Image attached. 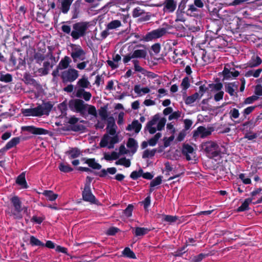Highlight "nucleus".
Segmentation results:
<instances>
[{
  "mask_svg": "<svg viewBox=\"0 0 262 262\" xmlns=\"http://www.w3.org/2000/svg\"><path fill=\"white\" fill-rule=\"evenodd\" d=\"M121 21L119 20H114L111 21L107 25V29L108 30L116 29L121 26Z\"/></svg>",
  "mask_w": 262,
  "mask_h": 262,
  "instance_id": "obj_47",
  "label": "nucleus"
},
{
  "mask_svg": "<svg viewBox=\"0 0 262 262\" xmlns=\"http://www.w3.org/2000/svg\"><path fill=\"white\" fill-rule=\"evenodd\" d=\"M20 139L19 137H14L11 139L6 144V149H11L12 147L15 146L20 142Z\"/></svg>",
  "mask_w": 262,
  "mask_h": 262,
  "instance_id": "obj_34",
  "label": "nucleus"
},
{
  "mask_svg": "<svg viewBox=\"0 0 262 262\" xmlns=\"http://www.w3.org/2000/svg\"><path fill=\"white\" fill-rule=\"evenodd\" d=\"M42 194L50 201H55L58 197V194L52 190H45Z\"/></svg>",
  "mask_w": 262,
  "mask_h": 262,
  "instance_id": "obj_36",
  "label": "nucleus"
},
{
  "mask_svg": "<svg viewBox=\"0 0 262 262\" xmlns=\"http://www.w3.org/2000/svg\"><path fill=\"white\" fill-rule=\"evenodd\" d=\"M12 76L11 74L7 73L6 74H3L1 72L0 74V81L6 83L10 82L12 81Z\"/></svg>",
  "mask_w": 262,
  "mask_h": 262,
  "instance_id": "obj_43",
  "label": "nucleus"
},
{
  "mask_svg": "<svg viewBox=\"0 0 262 262\" xmlns=\"http://www.w3.org/2000/svg\"><path fill=\"white\" fill-rule=\"evenodd\" d=\"M88 106V104H85L82 100L79 99H72L69 102L70 110L79 113L82 116L85 115Z\"/></svg>",
  "mask_w": 262,
  "mask_h": 262,
  "instance_id": "obj_5",
  "label": "nucleus"
},
{
  "mask_svg": "<svg viewBox=\"0 0 262 262\" xmlns=\"http://www.w3.org/2000/svg\"><path fill=\"white\" fill-rule=\"evenodd\" d=\"M21 129L24 132H27L34 135H47L49 134V130L41 127H37L33 125L24 126L21 127Z\"/></svg>",
  "mask_w": 262,
  "mask_h": 262,
  "instance_id": "obj_8",
  "label": "nucleus"
},
{
  "mask_svg": "<svg viewBox=\"0 0 262 262\" xmlns=\"http://www.w3.org/2000/svg\"><path fill=\"white\" fill-rule=\"evenodd\" d=\"M262 62L261 58L258 56H253L251 59L248 63V66L250 68H254L258 67Z\"/></svg>",
  "mask_w": 262,
  "mask_h": 262,
  "instance_id": "obj_24",
  "label": "nucleus"
},
{
  "mask_svg": "<svg viewBox=\"0 0 262 262\" xmlns=\"http://www.w3.org/2000/svg\"><path fill=\"white\" fill-rule=\"evenodd\" d=\"M166 29L164 28H160L148 32L143 37V38L141 40H143L145 41H149L153 39L161 37L166 34Z\"/></svg>",
  "mask_w": 262,
  "mask_h": 262,
  "instance_id": "obj_6",
  "label": "nucleus"
},
{
  "mask_svg": "<svg viewBox=\"0 0 262 262\" xmlns=\"http://www.w3.org/2000/svg\"><path fill=\"white\" fill-rule=\"evenodd\" d=\"M214 131L213 127H209L206 128L204 126H200L197 128L196 130H194L193 133V136L194 137L200 135L202 138H205L210 135L212 132Z\"/></svg>",
  "mask_w": 262,
  "mask_h": 262,
  "instance_id": "obj_11",
  "label": "nucleus"
},
{
  "mask_svg": "<svg viewBox=\"0 0 262 262\" xmlns=\"http://www.w3.org/2000/svg\"><path fill=\"white\" fill-rule=\"evenodd\" d=\"M189 245L187 243L186 245L181 248L177 249L174 252V256L176 257H180L182 256V255L185 253L186 251L185 250L186 248Z\"/></svg>",
  "mask_w": 262,
  "mask_h": 262,
  "instance_id": "obj_59",
  "label": "nucleus"
},
{
  "mask_svg": "<svg viewBox=\"0 0 262 262\" xmlns=\"http://www.w3.org/2000/svg\"><path fill=\"white\" fill-rule=\"evenodd\" d=\"M25 176V172H23L17 176L16 179V183L20 186L23 188H27L28 187Z\"/></svg>",
  "mask_w": 262,
  "mask_h": 262,
  "instance_id": "obj_20",
  "label": "nucleus"
},
{
  "mask_svg": "<svg viewBox=\"0 0 262 262\" xmlns=\"http://www.w3.org/2000/svg\"><path fill=\"white\" fill-rule=\"evenodd\" d=\"M107 132L112 136H114L116 133V128L117 127L115 123V121L113 117L110 116L107 120Z\"/></svg>",
  "mask_w": 262,
  "mask_h": 262,
  "instance_id": "obj_12",
  "label": "nucleus"
},
{
  "mask_svg": "<svg viewBox=\"0 0 262 262\" xmlns=\"http://www.w3.org/2000/svg\"><path fill=\"white\" fill-rule=\"evenodd\" d=\"M126 146L128 148L130 149V152L132 155L135 154L138 147V143L137 141L132 138H129L126 143Z\"/></svg>",
  "mask_w": 262,
  "mask_h": 262,
  "instance_id": "obj_19",
  "label": "nucleus"
},
{
  "mask_svg": "<svg viewBox=\"0 0 262 262\" xmlns=\"http://www.w3.org/2000/svg\"><path fill=\"white\" fill-rule=\"evenodd\" d=\"M88 28V22L80 21L75 23L73 25V30L71 33V36L75 40H77L81 37H83L86 35Z\"/></svg>",
  "mask_w": 262,
  "mask_h": 262,
  "instance_id": "obj_4",
  "label": "nucleus"
},
{
  "mask_svg": "<svg viewBox=\"0 0 262 262\" xmlns=\"http://www.w3.org/2000/svg\"><path fill=\"white\" fill-rule=\"evenodd\" d=\"M115 164L117 165H123L125 167H129L130 166L131 163L129 159H127L125 157H123L116 161Z\"/></svg>",
  "mask_w": 262,
  "mask_h": 262,
  "instance_id": "obj_41",
  "label": "nucleus"
},
{
  "mask_svg": "<svg viewBox=\"0 0 262 262\" xmlns=\"http://www.w3.org/2000/svg\"><path fill=\"white\" fill-rule=\"evenodd\" d=\"M145 13V12L143 10L141 9L139 7H137L133 10L132 15L133 17L136 18L142 16Z\"/></svg>",
  "mask_w": 262,
  "mask_h": 262,
  "instance_id": "obj_54",
  "label": "nucleus"
},
{
  "mask_svg": "<svg viewBox=\"0 0 262 262\" xmlns=\"http://www.w3.org/2000/svg\"><path fill=\"white\" fill-rule=\"evenodd\" d=\"M225 90L226 92L228 93L230 95V96H237V92L231 85H229L227 83L225 84Z\"/></svg>",
  "mask_w": 262,
  "mask_h": 262,
  "instance_id": "obj_50",
  "label": "nucleus"
},
{
  "mask_svg": "<svg viewBox=\"0 0 262 262\" xmlns=\"http://www.w3.org/2000/svg\"><path fill=\"white\" fill-rule=\"evenodd\" d=\"M134 91L136 94H138V95L141 96V92H143L144 94L148 93L150 92V89L148 87H144L141 89L140 85L137 84L134 86Z\"/></svg>",
  "mask_w": 262,
  "mask_h": 262,
  "instance_id": "obj_39",
  "label": "nucleus"
},
{
  "mask_svg": "<svg viewBox=\"0 0 262 262\" xmlns=\"http://www.w3.org/2000/svg\"><path fill=\"white\" fill-rule=\"evenodd\" d=\"M122 255L127 258L136 259V256L135 253L129 247H125L122 251Z\"/></svg>",
  "mask_w": 262,
  "mask_h": 262,
  "instance_id": "obj_38",
  "label": "nucleus"
},
{
  "mask_svg": "<svg viewBox=\"0 0 262 262\" xmlns=\"http://www.w3.org/2000/svg\"><path fill=\"white\" fill-rule=\"evenodd\" d=\"M66 154L69 156L70 159H75L79 157L81 151L77 147L72 148L70 150L67 151Z\"/></svg>",
  "mask_w": 262,
  "mask_h": 262,
  "instance_id": "obj_23",
  "label": "nucleus"
},
{
  "mask_svg": "<svg viewBox=\"0 0 262 262\" xmlns=\"http://www.w3.org/2000/svg\"><path fill=\"white\" fill-rule=\"evenodd\" d=\"M98 114L102 120H107L108 118L107 106L104 105L103 106H101L100 109L98 110Z\"/></svg>",
  "mask_w": 262,
  "mask_h": 262,
  "instance_id": "obj_30",
  "label": "nucleus"
},
{
  "mask_svg": "<svg viewBox=\"0 0 262 262\" xmlns=\"http://www.w3.org/2000/svg\"><path fill=\"white\" fill-rule=\"evenodd\" d=\"M209 253H200L193 256L192 258V262H201L203 259L209 256Z\"/></svg>",
  "mask_w": 262,
  "mask_h": 262,
  "instance_id": "obj_45",
  "label": "nucleus"
},
{
  "mask_svg": "<svg viewBox=\"0 0 262 262\" xmlns=\"http://www.w3.org/2000/svg\"><path fill=\"white\" fill-rule=\"evenodd\" d=\"M142 169L140 168L138 171L135 170V171H132L131 172L129 177L132 179H133L134 180H136L139 178L142 177Z\"/></svg>",
  "mask_w": 262,
  "mask_h": 262,
  "instance_id": "obj_52",
  "label": "nucleus"
},
{
  "mask_svg": "<svg viewBox=\"0 0 262 262\" xmlns=\"http://www.w3.org/2000/svg\"><path fill=\"white\" fill-rule=\"evenodd\" d=\"M58 108L60 111L61 115L64 116L67 115V103L66 100L59 104Z\"/></svg>",
  "mask_w": 262,
  "mask_h": 262,
  "instance_id": "obj_51",
  "label": "nucleus"
},
{
  "mask_svg": "<svg viewBox=\"0 0 262 262\" xmlns=\"http://www.w3.org/2000/svg\"><path fill=\"white\" fill-rule=\"evenodd\" d=\"M116 172L117 169L115 167H110L107 169H102L100 172H94V173L95 175H98L100 177L103 178L106 177L107 172L111 174H114Z\"/></svg>",
  "mask_w": 262,
  "mask_h": 262,
  "instance_id": "obj_21",
  "label": "nucleus"
},
{
  "mask_svg": "<svg viewBox=\"0 0 262 262\" xmlns=\"http://www.w3.org/2000/svg\"><path fill=\"white\" fill-rule=\"evenodd\" d=\"M119 231L120 229L118 228L115 227H111L107 230L106 234L107 235H114Z\"/></svg>",
  "mask_w": 262,
  "mask_h": 262,
  "instance_id": "obj_64",
  "label": "nucleus"
},
{
  "mask_svg": "<svg viewBox=\"0 0 262 262\" xmlns=\"http://www.w3.org/2000/svg\"><path fill=\"white\" fill-rule=\"evenodd\" d=\"M134 209V206L132 204H129L127 207L123 210L124 214L127 217L132 215V212Z\"/></svg>",
  "mask_w": 262,
  "mask_h": 262,
  "instance_id": "obj_61",
  "label": "nucleus"
},
{
  "mask_svg": "<svg viewBox=\"0 0 262 262\" xmlns=\"http://www.w3.org/2000/svg\"><path fill=\"white\" fill-rule=\"evenodd\" d=\"M231 70H234V68H229L227 67V65H226L222 72L224 79L228 80L230 79V71Z\"/></svg>",
  "mask_w": 262,
  "mask_h": 262,
  "instance_id": "obj_58",
  "label": "nucleus"
},
{
  "mask_svg": "<svg viewBox=\"0 0 262 262\" xmlns=\"http://www.w3.org/2000/svg\"><path fill=\"white\" fill-rule=\"evenodd\" d=\"M120 155L119 153L116 151H113L111 155L105 153L104 155V158L106 161H112L118 159L119 158Z\"/></svg>",
  "mask_w": 262,
  "mask_h": 262,
  "instance_id": "obj_37",
  "label": "nucleus"
},
{
  "mask_svg": "<svg viewBox=\"0 0 262 262\" xmlns=\"http://www.w3.org/2000/svg\"><path fill=\"white\" fill-rule=\"evenodd\" d=\"M194 152L193 147L188 144H183L182 149V153L184 156H185L186 159L187 161L191 160V158L189 154H192Z\"/></svg>",
  "mask_w": 262,
  "mask_h": 262,
  "instance_id": "obj_15",
  "label": "nucleus"
},
{
  "mask_svg": "<svg viewBox=\"0 0 262 262\" xmlns=\"http://www.w3.org/2000/svg\"><path fill=\"white\" fill-rule=\"evenodd\" d=\"M177 8V2L174 0H165L164 3V10L173 12Z\"/></svg>",
  "mask_w": 262,
  "mask_h": 262,
  "instance_id": "obj_16",
  "label": "nucleus"
},
{
  "mask_svg": "<svg viewBox=\"0 0 262 262\" xmlns=\"http://www.w3.org/2000/svg\"><path fill=\"white\" fill-rule=\"evenodd\" d=\"M162 182V176H159L151 180L150 182V187H154L156 186L160 185Z\"/></svg>",
  "mask_w": 262,
  "mask_h": 262,
  "instance_id": "obj_55",
  "label": "nucleus"
},
{
  "mask_svg": "<svg viewBox=\"0 0 262 262\" xmlns=\"http://www.w3.org/2000/svg\"><path fill=\"white\" fill-rule=\"evenodd\" d=\"M30 244L32 246L45 247V244L33 235L30 236Z\"/></svg>",
  "mask_w": 262,
  "mask_h": 262,
  "instance_id": "obj_40",
  "label": "nucleus"
},
{
  "mask_svg": "<svg viewBox=\"0 0 262 262\" xmlns=\"http://www.w3.org/2000/svg\"><path fill=\"white\" fill-rule=\"evenodd\" d=\"M258 99V97L256 95H253L247 97L245 99L243 103H240L237 105V107L241 108L243 107L245 104H252L253 102L257 100Z\"/></svg>",
  "mask_w": 262,
  "mask_h": 262,
  "instance_id": "obj_29",
  "label": "nucleus"
},
{
  "mask_svg": "<svg viewBox=\"0 0 262 262\" xmlns=\"http://www.w3.org/2000/svg\"><path fill=\"white\" fill-rule=\"evenodd\" d=\"M256 107V106H250L245 108L242 112L244 119H247V116L250 114Z\"/></svg>",
  "mask_w": 262,
  "mask_h": 262,
  "instance_id": "obj_53",
  "label": "nucleus"
},
{
  "mask_svg": "<svg viewBox=\"0 0 262 262\" xmlns=\"http://www.w3.org/2000/svg\"><path fill=\"white\" fill-rule=\"evenodd\" d=\"M85 51L80 46H78L76 48H74L73 51L71 53V56L74 62H77L78 59L80 60H84L85 58Z\"/></svg>",
  "mask_w": 262,
  "mask_h": 262,
  "instance_id": "obj_10",
  "label": "nucleus"
},
{
  "mask_svg": "<svg viewBox=\"0 0 262 262\" xmlns=\"http://www.w3.org/2000/svg\"><path fill=\"white\" fill-rule=\"evenodd\" d=\"M76 96L78 98H83L85 101H89L92 97L91 93L86 92L83 89H79L76 93Z\"/></svg>",
  "mask_w": 262,
  "mask_h": 262,
  "instance_id": "obj_18",
  "label": "nucleus"
},
{
  "mask_svg": "<svg viewBox=\"0 0 262 262\" xmlns=\"http://www.w3.org/2000/svg\"><path fill=\"white\" fill-rule=\"evenodd\" d=\"M202 147L207 157L210 159L216 157L221 154V148L215 142L212 141L206 142L202 144Z\"/></svg>",
  "mask_w": 262,
  "mask_h": 262,
  "instance_id": "obj_3",
  "label": "nucleus"
},
{
  "mask_svg": "<svg viewBox=\"0 0 262 262\" xmlns=\"http://www.w3.org/2000/svg\"><path fill=\"white\" fill-rule=\"evenodd\" d=\"M74 0H62L61 2V11L66 14L70 10V6Z\"/></svg>",
  "mask_w": 262,
  "mask_h": 262,
  "instance_id": "obj_22",
  "label": "nucleus"
},
{
  "mask_svg": "<svg viewBox=\"0 0 262 262\" xmlns=\"http://www.w3.org/2000/svg\"><path fill=\"white\" fill-rule=\"evenodd\" d=\"M33 58L36 63L40 65L41 62L45 59L46 56L40 52H35L34 54Z\"/></svg>",
  "mask_w": 262,
  "mask_h": 262,
  "instance_id": "obj_42",
  "label": "nucleus"
},
{
  "mask_svg": "<svg viewBox=\"0 0 262 262\" xmlns=\"http://www.w3.org/2000/svg\"><path fill=\"white\" fill-rule=\"evenodd\" d=\"M156 152V149H153L151 150H149L148 149H146L144 151L142 155V158L146 159L149 157H154Z\"/></svg>",
  "mask_w": 262,
  "mask_h": 262,
  "instance_id": "obj_57",
  "label": "nucleus"
},
{
  "mask_svg": "<svg viewBox=\"0 0 262 262\" xmlns=\"http://www.w3.org/2000/svg\"><path fill=\"white\" fill-rule=\"evenodd\" d=\"M79 121V119L75 117V116L71 117L68 123L73 126L71 127V130L74 132H79L82 130L84 127L83 125L81 124H75Z\"/></svg>",
  "mask_w": 262,
  "mask_h": 262,
  "instance_id": "obj_14",
  "label": "nucleus"
},
{
  "mask_svg": "<svg viewBox=\"0 0 262 262\" xmlns=\"http://www.w3.org/2000/svg\"><path fill=\"white\" fill-rule=\"evenodd\" d=\"M90 83L88 80V79L85 77H83L82 78L79 79L77 84L82 88H88L90 85Z\"/></svg>",
  "mask_w": 262,
  "mask_h": 262,
  "instance_id": "obj_48",
  "label": "nucleus"
},
{
  "mask_svg": "<svg viewBox=\"0 0 262 262\" xmlns=\"http://www.w3.org/2000/svg\"><path fill=\"white\" fill-rule=\"evenodd\" d=\"M110 139V137L108 135V134L104 135L99 143L100 147H105L107 146Z\"/></svg>",
  "mask_w": 262,
  "mask_h": 262,
  "instance_id": "obj_60",
  "label": "nucleus"
},
{
  "mask_svg": "<svg viewBox=\"0 0 262 262\" xmlns=\"http://www.w3.org/2000/svg\"><path fill=\"white\" fill-rule=\"evenodd\" d=\"M147 55V52L145 50L138 49L134 51L132 54V57L134 58H144L145 59Z\"/></svg>",
  "mask_w": 262,
  "mask_h": 262,
  "instance_id": "obj_27",
  "label": "nucleus"
},
{
  "mask_svg": "<svg viewBox=\"0 0 262 262\" xmlns=\"http://www.w3.org/2000/svg\"><path fill=\"white\" fill-rule=\"evenodd\" d=\"M223 85L221 82H218L216 83H211L209 84V88H212L214 90L216 91H222L221 90L223 89Z\"/></svg>",
  "mask_w": 262,
  "mask_h": 262,
  "instance_id": "obj_62",
  "label": "nucleus"
},
{
  "mask_svg": "<svg viewBox=\"0 0 262 262\" xmlns=\"http://www.w3.org/2000/svg\"><path fill=\"white\" fill-rule=\"evenodd\" d=\"M71 62V58L69 56H66L64 58L61 59L58 64V68L61 70L66 69L68 68Z\"/></svg>",
  "mask_w": 262,
  "mask_h": 262,
  "instance_id": "obj_25",
  "label": "nucleus"
},
{
  "mask_svg": "<svg viewBox=\"0 0 262 262\" xmlns=\"http://www.w3.org/2000/svg\"><path fill=\"white\" fill-rule=\"evenodd\" d=\"M59 169L63 172L67 173L73 170V168L71 167L69 164H65L64 163H60L58 166Z\"/></svg>",
  "mask_w": 262,
  "mask_h": 262,
  "instance_id": "obj_46",
  "label": "nucleus"
},
{
  "mask_svg": "<svg viewBox=\"0 0 262 262\" xmlns=\"http://www.w3.org/2000/svg\"><path fill=\"white\" fill-rule=\"evenodd\" d=\"M82 196L83 200L85 202H90L92 204H97V202H98V200L91 191V187H84Z\"/></svg>",
  "mask_w": 262,
  "mask_h": 262,
  "instance_id": "obj_9",
  "label": "nucleus"
},
{
  "mask_svg": "<svg viewBox=\"0 0 262 262\" xmlns=\"http://www.w3.org/2000/svg\"><path fill=\"white\" fill-rule=\"evenodd\" d=\"M85 163L87 164L89 167H91L94 169H100L102 167L101 165L96 162L94 158L88 159Z\"/></svg>",
  "mask_w": 262,
  "mask_h": 262,
  "instance_id": "obj_28",
  "label": "nucleus"
},
{
  "mask_svg": "<svg viewBox=\"0 0 262 262\" xmlns=\"http://www.w3.org/2000/svg\"><path fill=\"white\" fill-rule=\"evenodd\" d=\"M12 207H9L6 210V212L10 216H13L14 219L19 220L23 217L21 212L23 211L22 203L18 196L15 195L10 199Z\"/></svg>",
  "mask_w": 262,
  "mask_h": 262,
  "instance_id": "obj_2",
  "label": "nucleus"
},
{
  "mask_svg": "<svg viewBox=\"0 0 262 262\" xmlns=\"http://www.w3.org/2000/svg\"><path fill=\"white\" fill-rule=\"evenodd\" d=\"M132 62L134 63L135 71L143 73L144 69L139 66V61L137 59H134Z\"/></svg>",
  "mask_w": 262,
  "mask_h": 262,
  "instance_id": "obj_63",
  "label": "nucleus"
},
{
  "mask_svg": "<svg viewBox=\"0 0 262 262\" xmlns=\"http://www.w3.org/2000/svg\"><path fill=\"white\" fill-rule=\"evenodd\" d=\"M181 86L182 87L183 90L185 91L184 93H186V91L190 86L189 79L188 77H185L182 79Z\"/></svg>",
  "mask_w": 262,
  "mask_h": 262,
  "instance_id": "obj_56",
  "label": "nucleus"
},
{
  "mask_svg": "<svg viewBox=\"0 0 262 262\" xmlns=\"http://www.w3.org/2000/svg\"><path fill=\"white\" fill-rule=\"evenodd\" d=\"M214 57L213 55L204 50L202 54V59L206 63H209L213 61Z\"/></svg>",
  "mask_w": 262,
  "mask_h": 262,
  "instance_id": "obj_33",
  "label": "nucleus"
},
{
  "mask_svg": "<svg viewBox=\"0 0 262 262\" xmlns=\"http://www.w3.org/2000/svg\"><path fill=\"white\" fill-rule=\"evenodd\" d=\"M252 199L251 198H247L245 200L242 205L237 209V212H243L248 210L250 208L249 207V204L252 203Z\"/></svg>",
  "mask_w": 262,
  "mask_h": 262,
  "instance_id": "obj_26",
  "label": "nucleus"
},
{
  "mask_svg": "<svg viewBox=\"0 0 262 262\" xmlns=\"http://www.w3.org/2000/svg\"><path fill=\"white\" fill-rule=\"evenodd\" d=\"M162 222H165L169 223L176 222L179 219V217L176 215L173 216L171 215L162 214Z\"/></svg>",
  "mask_w": 262,
  "mask_h": 262,
  "instance_id": "obj_35",
  "label": "nucleus"
},
{
  "mask_svg": "<svg viewBox=\"0 0 262 262\" xmlns=\"http://www.w3.org/2000/svg\"><path fill=\"white\" fill-rule=\"evenodd\" d=\"M150 230L144 227H136L134 234L136 236H143L146 234Z\"/></svg>",
  "mask_w": 262,
  "mask_h": 262,
  "instance_id": "obj_32",
  "label": "nucleus"
},
{
  "mask_svg": "<svg viewBox=\"0 0 262 262\" xmlns=\"http://www.w3.org/2000/svg\"><path fill=\"white\" fill-rule=\"evenodd\" d=\"M200 98L199 97V94L198 92L195 93L193 95L186 97L185 99V103L187 105H190L194 103L196 99Z\"/></svg>",
  "mask_w": 262,
  "mask_h": 262,
  "instance_id": "obj_31",
  "label": "nucleus"
},
{
  "mask_svg": "<svg viewBox=\"0 0 262 262\" xmlns=\"http://www.w3.org/2000/svg\"><path fill=\"white\" fill-rule=\"evenodd\" d=\"M162 134L160 133H157L152 138L148 141V144L150 146H154L156 145L158 140L161 137Z\"/></svg>",
  "mask_w": 262,
  "mask_h": 262,
  "instance_id": "obj_44",
  "label": "nucleus"
},
{
  "mask_svg": "<svg viewBox=\"0 0 262 262\" xmlns=\"http://www.w3.org/2000/svg\"><path fill=\"white\" fill-rule=\"evenodd\" d=\"M54 104L51 101H42L41 104L37 107L26 108L22 110L23 114L25 116L41 117L44 115H49L53 107Z\"/></svg>",
  "mask_w": 262,
  "mask_h": 262,
  "instance_id": "obj_1",
  "label": "nucleus"
},
{
  "mask_svg": "<svg viewBox=\"0 0 262 262\" xmlns=\"http://www.w3.org/2000/svg\"><path fill=\"white\" fill-rule=\"evenodd\" d=\"M78 71L74 69H69L62 72L61 77L63 81L73 82L78 77Z\"/></svg>",
  "mask_w": 262,
  "mask_h": 262,
  "instance_id": "obj_7",
  "label": "nucleus"
},
{
  "mask_svg": "<svg viewBox=\"0 0 262 262\" xmlns=\"http://www.w3.org/2000/svg\"><path fill=\"white\" fill-rule=\"evenodd\" d=\"M186 13L188 16L194 17L196 18L202 17L201 13L200 10L196 8L193 4L188 6V9L186 10Z\"/></svg>",
  "mask_w": 262,
  "mask_h": 262,
  "instance_id": "obj_13",
  "label": "nucleus"
},
{
  "mask_svg": "<svg viewBox=\"0 0 262 262\" xmlns=\"http://www.w3.org/2000/svg\"><path fill=\"white\" fill-rule=\"evenodd\" d=\"M229 117L231 120L236 119L239 117V112L238 109L233 108L229 112Z\"/></svg>",
  "mask_w": 262,
  "mask_h": 262,
  "instance_id": "obj_49",
  "label": "nucleus"
},
{
  "mask_svg": "<svg viewBox=\"0 0 262 262\" xmlns=\"http://www.w3.org/2000/svg\"><path fill=\"white\" fill-rule=\"evenodd\" d=\"M142 128V125L139 122L138 120H134L131 124L128 125L126 129L128 131L134 130L136 133H138Z\"/></svg>",
  "mask_w": 262,
  "mask_h": 262,
  "instance_id": "obj_17",
  "label": "nucleus"
}]
</instances>
